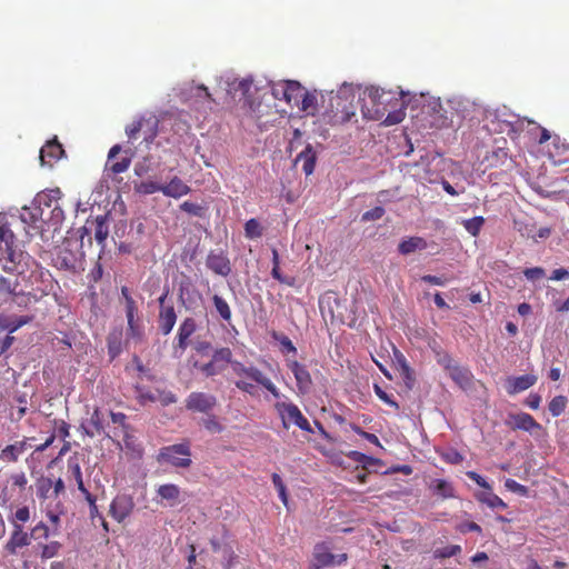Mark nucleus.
I'll return each mask as SVG.
<instances>
[{
	"mask_svg": "<svg viewBox=\"0 0 569 569\" xmlns=\"http://www.w3.org/2000/svg\"><path fill=\"white\" fill-rule=\"evenodd\" d=\"M274 408L281 418L284 429H289L291 425H295L303 431L313 432L310 422L293 402H277Z\"/></svg>",
	"mask_w": 569,
	"mask_h": 569,
	"instance_id": "nucleus-8",
	"label": "nucleus"
},
{
	"mask_svg": "<svg viewBox=\"0 0 569 569\" xmlns=\"http://www.w3.org/2000/svg\"><path fill=\"white\" fill-rule=\"evenodd\" d=\"M283 84L286 89V102L289 104L299 106L302 91L305 90L302 86L295 80H286L283 81Z\"/></svg>",
	"mask_w": 569,
	"mask_h": 569,
	"instance_id": "nucleus-32",
	"label": "nucleus"
},
{
	"mask_svg": "<svg viewBox=\"0 0 569 569\" xmlns=\"http://www.w3.org/2000/svg\"><path fill=\"white\" fill-rule=\"evenodd\" d=\"M64 219V212L61 206L58 203L54 204V207L51 208V216L50 220L52 221V224L59 226Z\"/></svg>",
	"mask_w": 569,
	"mask_h": 569,
	"instance_id": "nucleus-60",
	"label": "nucleus"
},
{
	"mask_svg": "<svg viewBox=\"0 0 569 569\" xmlns=\"http://www.w3.org/2000/svg\"><path fill=\"white\" fill-rule=\"evenodd\" d=\"M157 401H159L162 406H169L171 403L177 402V397L171 391L158 390L157 391Z\"/></svg>",
	"mask_w": 569,
	"mask_h": 569,
	"instance_id": "nucleus-55",
	"label": "nucleus"
},
{
	"mask_svg": "<svg viewBox=\"0 0 569 569\" xmlns=\"http://www.w3.org/2000/svg\"><path fill=\"white\" fill-rule=\"evenodd\" d=\"M229 363H231L234 375L240 378L234 382V385L242 392L250 396H254L257 393L256 386L248 382L244 379L247 378L263 387L274 398L280 397L279 389L260 369L254 366L247 367L240 361H232V351L228 347L217 349L212 355V359L209 362L201 365L199 369L206 377H213L221 373Z\"/></svg>",
	"mask_w": 569,
	"mask_h": 569,
	"instance_id": "nucleus-1",
	"label": "nucleus"
},
{
	"mask_svg": "<svg viewBox=\"0 0 569 569\" xmlns=\"http://www.w3.org/2000/svg\"><path fill=\"white\" fill-rule=\"evenodd\" d=\"M513 229L520 233L521 237L536 240L535 230L536 224L530 220L522 218L513 219Z\"/></svg>",
	"mask_w": 569,
	"mask_h": 569,
	"instance_id": "nucleus-36",
	"label": "nucleus"
},
{
	"mask_svg": "<svg viewBox=\"0 0 569 569\" xmlns=\"http://www.w3.org/2000/svg\"><path fill=\"white\" fill-rule=\"evenodd\" d=\"M537 382V377L533 375H523L519 377H509L507 379V392L509 395H516L522 392Z\"/></svg>",
	"mask_w": 569,
	"mask_h": 569,
	"instance_id": "nucleus-20",
	"label": "nucleus"
},
{
	"mask_svg": "<svg viewBox=\"0 0 569 569\" xmlns=\"http://www.w3.org/2000/svg\"><path fill=\"white\" fill-rule=\"evenodd\" d=\"M390 93L382 92L378 96V100L375 101V104H377L378 109L375 111L373 114L370 113V111H366L362 109V114L365 118L371 119V120H381L383 124L386 126H392L400 123L405 117V106L403 102L396 98L395 104L398 107L395 110L388 111L386 106L391 102V98H389Z\"/></svg>",
	"mask_w": 569,
	"mask_h": 569,
	"instance_id": "nucleus-4",
	"label": "nucleus"
},
{
	"mask_svg": "<svg viewBox=\"0 0 569 569\" xmlns=\"http://www.w3.org/2000/svg\"><path fill=\"white\" fill-rule=\"evenodd\" d=\"M180 209L193 217H203L206 213V208L199 203H194L191 201H184L180 204Z\"/></svg>",
	"mask_w": 569,
	"mask_h": 569,
	"instance_id": "nucleus-46",
	"label": "nucleus"
},
{
	"mask_svg": "<svg viewBox=\"0 0 569 569\" xmlns=\"http://www.w3.org/2000/svg\"><path fill=\"white\" fill-rule=\"evenodd\" d=\"M448 373L450 378L462 389L471 387L473 375L469 369L456 365Z\"/></svg>",
	"mask_w": 569,
	"mask_h": 569,
	"instance_id": "nucleus-26",
	"label": "nucleus"
},
{
	"mask_svg": "<svg viewBox=\"0 0 569 569\" xmlns=\"http://www.w3.org/2000/svg\"><path fill=\"white\" fill-rule=\"evenodd\" d=\"M42 214L40 209L31 204V207L22 208L20 219L28 228L38 229Z\"/></svg>",
	"mask_w": 569,
	"mask_h": 569,
	"instance_id": "nucleus-31",
	"label": "nucleus"
},
{
	"mask_svg": "<svg viewBox=\"0 0 569 569\" xmlns=\"http://www.w3.org/2000/svg\"><path fill=\"white\" fill-rule=\"evenodd\" d=\"M385 214V209L380 206L378 207H375L368 211H366L362 217H361V220L362 221H375V220H379L383 217Z\"/></svg>",
	"mask_w": 569,
	"mask_h": 569,
	"instance_id": "nucleus-54",
	"label": "nucleus"
},
{
	"mask_svg": "<svg viewBox=\"0 0 569 569\" xmlns=\"http://www.w3.org/2000/svg\"><path fill=\"white\" fill-rule=\"evenodd\" d=\"M429 488L432 492L442 499H449L455 497L453 486L445 479H435L431 481Z\"/></svg>",
	"mask_w": 569,
	"mask_h": 569,
	"instance_id": "nucleus-34",
	"label": "nucleus"
},
{
	"mask_svg": "<svg viewBox=\"0 0 569 569\" xmlns=\"http://www.w3.org/2000/svg\"><path fill=\"white\" fill-rule=\"evenodd\" d=\"M158 496L173 507L180 502V488L174 483L161 485L157 489Z\"/></svg>",
	"mask_w": 569,
	"mask_h": 569,
	"instance_id": "nucleus-28",
	"label": "nucleus"
},
{
	"mask_svg": "<svg viewBox=\"0 0 569 569\" xmlns=\"http://www.w3.org/2000/svg\"><path fill=\"white\" fill-rule=\"evenodd\" d=\"M461 552V547L459 545H450L445 548H439L433 551V557L437 559H446L453 556H457Z\"/></svg>",
	"mask_w": 569,
	"mask_h": 569,
	"instance_id": "nucleus-47",
	"label": "nucleus"
},
{
	"mask_svg": "<svg viewBox=\"0 0 569 569\" xmlns=\"http://www.w3.org/2000/svg\"><path fill=\"white\" fill-rule=\"evenodd\" d=\"M121 332H111L108 336V353L111 359H114L121 352Z\"/></svg>",
	"mask_w": 569,
	"mask_h": 569,
	"instance_id": "nucleus-39",
	"label": "nucleus"
},
{
	"mask_svg": "<svg viewBox=\"0 0 569 569\" xmlns=\"http://www.w3.org/2000/svg\"><path fill=\"white\" fill-rule=\"evenodd\" d=\"M567 397L565 396H556L553 397L549 402V411L552 415V417H559L562 415L567 407Z\"/></svg>",
	"mask_w": 569,
	"mask_h": 569,
	"instance_id": "nucleus-43",
	"label": "nucleus"
},
{
	"mask_svg": "<svg viewBox=\"0 0 569 569\" xmlns=\"http://www.w3.org/2000/svg\"><path fill=\"white\" fill-rule=\"evenodd\" d=\"M13 341V336L3 333V330H0V356H2L12 346Z\"/></svg>",
	"mask_w": 569,
	"mask_h": 569,
	"instance_id": "nucleus-62",
	"label": "nucleus"
},
{
	"mask_svg": "<svg viewBox=\"0 0 569 569\" xmlns=\"http://www.w3.org/2000/svg\"><path fill=\"white\" fill-rule=\"evenodd\" d=\"M177 321V313L173 305L162 306L158 316V328L163 336L169 335Z\"/></svg>",
	"mask_w": 569,
	"mask_h": 569,
	"instance_id": "nucleus-19",
	"label": "nucleus"
},
{
	"mask_svg": "<svg viewBox=\"0 0 569 569\" xmlns=\"http://www.w3.org/2000/svg\"><path fill=\"white\" fill-rule=\"evenodd\" d=\"M44 511H46L47 518L50 520V522L54 527V532H57L58 528L60 526V517L64 513L63 503L60 500H58L53 506H52V503H47L44 506Z\"/></svg>",
	"mask_w": 569,
	"mask_h": 569,
	"instance_id": "nucleus-35",
	"label": "nucleus"
},
{
	"mask_svg": "<svg viewBox=\"0 0 569 569\" xmlns=\"http://www.w3.org/2000/svg\"><path fill=\"white\" fill-rule=\"evenodd\" d=\"M19 261L23 263V273H21L22 287L30 290L34 301H39L51 289V274L30 254L23 256Z\"/></svg>",
	"mask_w": 569,
	"mask_h": 569,
	"instance_id": "nucleus-2",
	"label": "nucleus"
},
{
	"mask_svg": "<svg viewBox=\"0 0 569 569\" xmlns=\"http://www.w3.org/2000/svg\"><path fill=\"white\" fill-rule=\"evenodd\" d=\"M163 184L154 181H142L137 187V191L143 194H152L154 192H162Z\"/></svg>",
	"mask_w": 569,
	"mask_h": 569,
	"instance_id": "nucleus-48",
	"label": "nucleus"
},
{
	"mask_svg": "<svg viewBox=\"0 0 569 569\" xmlns=\"http://www.w3.org/2000/svg\"><path fill=\"white\" fill-rule=\"evenodd\" d=\"M546 274L545 269L541 267L527 268L523 270V276L529 281H536L543 278Z\"/></svg>",
	"mask_w": 569,
	"mask_h": 569,
	"instance_id": "nucleus-57",
	"label": "nucleus"
},
{
	"mask_svg": "<svg viewBox=\"0 0 569 569\" xmlns=\"http://www.w3.org/2000/svg\"><path fill=\"white\" fill-rule=\"evenodd\" d=\"M191 191L190 187L184 183L179 177H173L168 184L162 188V193L171 198H180Z\"/></svg>",
	"mask_w": 569,
	"mask_h": 569,
	"instance_id": "nucleus-24",
	"label": "nucleus"
},
{
	"mask_svg": "<svg viewBox=\"0 0 569 569\" xmlns=\"http://www.w3.org/2000/svg\"><path fill=\"white\" fill-rule=\"evenodd\" d=\"M427 247V241L422 237H409L399 243L398 251L403 256H408L416 251L425 250Z\"/></svg>",
	"mask_w": 569,
	"mask_h": 569,
	"instance_id": "nucleus-27",
	"label": "nucleus"
},
{
	"mask_svg": "<svg viewBox=\"0 0 569 569\" xmlns=\"http://www.w3.org/2000/svg\"><path fill=\"white\" fill-rule=\"evenodd\" d=\"M108 234L109 229L106 223V218L102 216L97 217L94 221V239L99 244H103Z\"/></svg>",
	"mask_w": 569,
	"mask_h": 569,
	"instance_id": "nucleus-40",
	"label": "nucleus"
},
{
	"mask_svg": "<svg viewBox=\"0 0 569 569\" xmlns=\"http://www.w3.org/2000/svg\"><path fill=\"white\" fill-rule=\"evenodd\" d=\"M9 300L19 307H28L31 302H36L33 300V295H31L30 290L26 289L24 287H21L20 290Z\"/></svg>",
	"mask_w": 569,
	"mask_h": 569,
	"instance_id": "nucleus-42",
	"label": "nucleus"
},
{
	"mask_svg": "<svg viewBox=\"0 0 569 569\" xmlns=\"http://www.w3.org/2000/svg\"><path fill=\"white\" fill-rule=\"evenodd\" d=\"M33 317L31 316H19L11 318H0L1 330H7L10 336L22 326L31 322Z\"/></svg>",
	"mask_w": 569,
	"mask_h": 569,
	"instance_id": "nucleus-33",
	"label": "nucleus"
},
{
	"mask_svg": "<svg viewBox=\"0 0 569 569\" xmlns=\"http://www.w3.org/2000/svg\"><path fill=\"white\" fill-rule=\"evenodd\" d=\"M509 427L513 430H523L528 432H532L535 430H540L541 425L535 420V418L527 412H519L509 416V421L507 422Z\"/></svg>",
	"mask_w": 569,
	"mask_h": 569,
	"instance_id": "nucleus-17",
	"label": "nucleus"
},
{
	"mask_svg": "<svg viewBox=\"0 0 569 569\" xmlns=\"http://www.w3.org/2000/svg\"><path fill=\"white\" fill-rule=\"evenodd\" d=\"M61 197L62 192L59 188L46 189L37 193L32 201V204L43 212L46 208L51 209L52 207H54V204L59 202Z\"/></svg>",
	"mask_w": 569,
	"mask_h": 569,
	"instance_id": "nucleus-18",
	"label": "nucleus"
},
{
	"mask_svg": "<svg viewBox=\"0 0 569 569\" xmlns=\"http://www.w3.org/2000/svg\"><path fill=\"white\" fill-rule=\"evenodd\" d=\"M207 267L216 274L227 277L231 272L230 260L223 252L211 251L206 259Z\"/></svg>",
	"mask_w": 569,
	"mask_h": 569,
	"instance_id": "nucleus-15",
	"label": "nucleus"
},
{
	"mask_svg": "<svg viewBox=\"0 0 569 569\" xmlns=\"http://www.w3.org/2000/svg\"><path fill=\"white\" fill-rule=\"evenodd\" d=\"M465 229L473 237H477L485 224L483 217H473L471 219L463 220L462 222Z\"/></svg>",
	"mask_w": 569,
	"mask_h": 569,
	"instance_id": "nucleus-45",
	"label": "nucleus"
},
{
	"mask_svg": "<svg viewBox=\"0 0 569 569\" xmlns=\"http://www.w3.org/2000/svg\"><path fill=\"white\" fill-rule=\"evenodd\" d=\"M143 121V119L136 120L126 128V133L129 139L138 138V134L142 129Z\"/></svg>",
	"mask_w": 569,
	"mask_h": 569,
	"instance_id": "nucleus-59",
	"label": "nucleus"
},
{
	"mask_svg": "<svg viewBox=\"0 0 569 569\" xmlns=\"http://www.w3.org/2000/svg\"><path fill=\"white\" fill-rule=\"evenodd\" d=\"M121 298L124 302V311L127 317V336L132 339H141L143 327L138 316V305L130 293L128 287H121Z\"/></svg>",
	"mask_w": 569,
	"mask_h": 569,
	"instance_id": "nucleus-7",
	"label": "nucleus"
},
{
	"mask_svg": "<svg viewBox=\"0 0 569 569\" xmlns=\"http://www.w3.org/2000/svg\"><path fill=\"white\" fill-rule=\"evenodd\" d=\"M244 234L249 239H258L262 236V227L257 219L251 218L244 223Z\"/></svg>",
	"mask_w": 569,
	"mask_h": 569,
	"instance_id": "nucleus-44",
	"label": "nucleus"
},
{
	"mask_svg": "<svg viewBox=\"0 0 569 569\" xmlns=\"http://www.w3.org/2000/svg\"><path fill=\"white\" fill-rule=\"evenodd\" d=\"M16 236L8 224H0V252L6 257V261L16 262L21 260L28 253L14 249Z\"/></svg>",
	"mask_w": 569,
	"mask_h": 569,
	"instance_id": "nucleus-10",
	"label": "nucleus"
},
{
	"mask_svg": "<svg viewBox=\"0 0 569 569\" xmlns=\"http://www.w3.org/2000/svg\"><path fill=\"white\" fill-rule=\"evenodd\" d=\"M317 154L311 144H308L298 156L296 162L302 161V170L310 176L316 166Z\"/></svg>",
	"mask_w": 569,
	"mask_h": 569,
	"instance_id": "nucleus-29",
	"label": "nucleus"
},
{
	"mask_svg": "<svg viewBox=\"0 0 569 569\" xmlns=\"http://www.w3.org/2000/svg\"><path fill=\"white\" fill-rule=\"evenodd\" d=\"M217 398L213 395L200 391L191 392L186 399V408L192 412L209 415L217 407Z\"/></svg>",
	"mask_w": 569,
	"mask_h": 569,
	"instance_id": "nucleus-9",
	"label": "nucleus"
},
{
	"mask_svg": "<svg viewBox=\"0 0 569 569\" xmlns=\"http://www.w3.org/2000/svg\"><path fill=\"white\" fill-rule=\"evenodd\" d=\"M52 485L53 480L46 476H41L36 480V495L41 505L46 506L47 503H49V500L54 499Z\"/></svg>",
	"mask_w": 569,
	"mask_h": 569,
	"instance_id": "nucleus-23",
	"label": "nucleus"
},
{
	"mask_svg": "<svg viewBox=\"0 0 569 569\" xmlns=\"http://www.w3.org/2000/svg\"><path fill=\"white\" fill-rule=\"evenodd\" d=\"M437 362L448 372L457 365L452 357L442 350L436 351Z\"/></svg>",
	"mask_w": 569,
	"mask_h": 569,
	"instance_id": "nucleus-49",
	"label": "nucleus"
},
{
	"mask_svg": "<svg viewBox=\"0 0 569 569\" xmlns=\"http://www.w3.org/2000/svg\"><path fill=\"white\" fill-rule=\"evenodd\" d=\"M287 367L293 373L298 392L300 395H307L312 388V378L306 365L298 362L297 360H287Z\"/></svg>",
	"mask_w": 569,
	"mask_h": 569,
	"instance_id": "nucleus-12",
	"label": "nucleus"
},
{
	"mask_svg": "<svg viewBox=\"0 0 569 569\" xmlns=\"http://www.w3.org/2000/svg\"><path fill=\"white\" fill-rule=\"evenodd\" d=\"M274 338L279 341L282 350H284L287 352H292V353L297 352V348L295 347L292 341L287 336L280 335V336H274Z\"/></svg>",
	"mask_w": 569,
	"mask_h": 569,
	"instance_id": "nucleus-64",
	"label": "nucleus"
},
{
	"mask_svg": "<svg viewBox=\"0 0 569 569\" xmlns=\"http://www.w3.org/2000/svg\"><path fill=\"white\" fill-rule=\"evenodd\" d=\"M110 418L113 425H117L124 433H127L129 427L127 425V416L123 412L110 411Z\"/></svg>",
	"mask_w": 569,
	"mask_h": 569,
	"instance_id": "nucleus-56",
	"label": "nucleus"
},
{
	"mask_svg": "<svg viewBox=\"0 0 569 569\" xmlns=\"http://www.w3.org/2000/svg\"><path fill=\"white\" fill-rule=\"evenodd\" d=\"M61 548V543L58 541H51L48 545H44L41 550L42 559H50L58 555Z\"/></svg>",
	"mask_w": 569,
	"mask_h": 569,
	"instance_id": "nucleus-52",
	"label": "nucleus"
},
{
	"mask_svg": "<svg viewBox=\"0 0 569 569\" xmlns=\"http://www.w3.org/2000/svg\"><path fill=\"white\" fill-rule=\"evenodd\" d=\"M121 151V147L119 144L113 146L108 154V160L110 162V170L113 173H122L127 171L131 163V158L128 156L121 157L117 161H112L113 158L117 157V154Z\"/></svg>",
	"mask_w": 569,
	"mask_h": 569,
	"instance_id": "nucleus-25",
	"label": "nucleus"
},
{
	"mask_svg": "<svg viewBox=\"0 0 569 569\" xmlns=\"http://www.w3.org/2000/svg\"><path fill=\"white\" fill-rule=\"evenodd\" d=\"M505 487L512 491V492H516L520 496H527L528 493V488L519 482H517L516 480L513 479H507L506 482H505Z\"/></svg>",
	"mask_w": 569,
	"mask_h": 569,
	"instance_id": "nucleus-58",
	"label": "nucleus"
},
{
	"mask_svg": "<svg viewBox=\"0 0 569 569\" xmlns=\"http://www.w3.org/2000/svg\"><path fill=\"white\" fill-rule=\"evenodd\" d=\"M313 557L319 567L341 565L347 560L346 553L333 555L323 543L316 546Z\"/></svg>",
	"mask_w": 569,
	"mask_h": 569,
	"instance_id": "nucleus-14",
	"label": "nucleus"
},
{
	"mask_svg": "<svg viewBox=\"0 0 569 569\" xmlns=\"http://www.w3.org/2000/svg\"><path fill=\"white\" fill-rule=\"evenodd\" d=\"M375 392H376L377 397L385 403H387L396 409L399 408L398 403L395 400H392L391 397L385 390H382V388L380 386L375 385Z\"/></svg>",
	"mask_w": 569,
	"mask_h": 569,
	"instance_id": "nucleus-61",
	"label": "nucleus"
},
{
	"mask_svg": "<svg viewBox=\"0 0 569 569\" xmlns=\"http://www.w3.org/2000/svg\"><path fill=\"white\" fill-rule=\"evenodd\" d=\"M134 506L133 498L130 495L119 493L110 503L109 515L120 523L132 513Z\"/></svg>",
	"mask_w": 569,
	"mask_h": 569,
	"instance_id": "nucleus-11",
	"label": "nucleus"
},
{
	"mask_svg": "<svg viewBox=\"0 0 569 569\" xmlns=\"http://www.w3.org/2000/svg\"><path fill=\"white\" fill-rule=\"evenodd\" d=\"M23 263L20 261H6L2 267L4 274H0V298L8 301L22 287L21 273Z\"/></svg>",
	"mask_w": 569,
	"mask_h": 569,
	"instance_id": "nucleus-5",
	"label": "nucleus"
},
{
	"mask_svg": "<svg viewBox=\"0 0 569 569\" xmlns=\"http://www.w3.org/2000/svg\"><path fill=\"white\" fill-rule=\"evenodd\" d=\"M212 302L220 318L223 321L230 322L232 312L229 303L219 295H213Z\"/></svg>",
	"mask_w": 569,
	"mask_h": 569,
	"instance_id": "nucleus-38",
	"label": "nucleus"
},
{
	"mask_svg": "<svg viewBox=\"0 0 569 569\" xmlns=\"http://www.w3.org/2000/svg\"><path fill=\"white\" fill-rule=\"evenodd\" d=\"M64 150L57 138L48 141L40 149V161L42 166L52 167L54 162L62 158Z\"/></svg>",
	"mask_w": 569,
	"mask_h": 569,
	"instance_id": "nucleus-13",
	"label": "nucleus"
},
{
	"mask_svg": "<svg viewBox=\"0 0 569 569\" xmlns=\"http://www.w3.org/2000/svg\"><path fill=\"white\" fill-rule=\"evenodd\" d=\"M81 429L83 433L90 438H93L104 432L103 415L101 413L99 408H94L88 420V425L82 423Z\"/></svg>",
	"mask_w": 569,
	"mask_h": 569,
	"instance_id": "nucleus-21",
	"label": "nucleus"
},
{
	"mask_svg": "<svg viewBox=\"0 0 569 569\" xmlns=\"http://www.w3.org/2000/svg\"><path fill=\"white\" fill-rule=\"evenodd\" d=\"M158 462H166L177 468H189L192 463L188 442L162 447L157 457Z\"/></svg>",
	"mask_w": 569,
	"mask_h": 569,
	"instance_id": "nucleus-6",
	"label": "nucleus"
},
{
	"mask_svg": "<svg viewBox=\"0 0 569 569\" xmlns=\"http://www.w3.org/2000/svg\"><path fill=\"white\" fill-rule=\"evenodd\" d=\"M83 252L80 251L77 241L66 240L57 247L52 253V264L59 270L71 273L82 269Z\"/></svg>",
	"mask_w": 569,
	"mask_h": 569,
	"instance_id": "nucleus-3",
	"label": "nucleus"
},
{
	"mask_svg": "<svg viewBox=\"0 0 569 569\" xmlns=\"http://www.w3.org/2000/svg\"><path fill=\"white\" fill-rule=\"evenodd\" d=\"M29 545V537L28 533H26L21 526L16 525L14 530L7 542L6 549L10 553H14L17 548H22L24 546Z\"/></svg>",
	"mask_w": 569,
	"mask_h": 569,
	"instance_id": "nucleus-30",
	"label": "nucleus"
},
{
	"mask_svg": "<svg viewBox=\"0 0 569 569\" xmlns=\"http://www.w3.org/2000/svg\"><path fill=\"white\" fill-rule=\"evenodd\" d=\"M222 552H223V568L230 569L236 563L237 555L233 551L232 547L227 543H224Z\"/></svg>",
	"mask_w": 569,
	"mask_h": 569,
	"instance_id": "nucleus-51",
	"label": "nucleus"
},
{
	"mask_svg": "<svg viewBox=\"0 0 569 569\" xmlns=\"http://www.w3.org/2000/svg\"><path fill=\"white\" fill-rule=\"evenodd\" d=\"M479 500L483 503H486L490 508H501L506 509L507 503L497 495L490 493L488 497L479 498Z\"/></svg>",
	"mask_w": 569,
	"mask_h": 569,
	"instance_id": "nucleus-53",
	"label": "nucleus"
},
{
	"mask_svg": "<svg viewBox=\"0 0 569 569\" xmlns=\"http://www.w3.org/2000/svg\"><path fill=\"white\" fill-rule=\"evenodd\" d=\"M54 427L61 439L66 440L70 436V425L64 420H53Z\"/></svg>",
	"mask_w": 569,
	"mask_h": 569,
	"instance_id": "nucleus-63",
	"label": "nucleus"
},
{
	"mask_svg": "<svg viewBox=\"0 0 569 569\" xmlns=\"http://www.w3.org/2000/svg\"><path fill=\"white\" fill-rule=\"evenodd\" d=\"M316 103H317V98L313 93H310L306 90L302 91V97L300 98V101H299V108L307 112V113H310V114H313L315 113V110H316Z\"/></svg>",
	"mask_w": 569,
	"mask_h": 569,
	"instance_id": "nucleus-41",
	"label": "nucleus"
},
{
	"mask_svg": "<svg viewBox=\"0 0 569 569\" xmlns=\"http://www.w3.org/2000/svg\"><path fill=\"white\" fill-rule=\"evenodd\" d=\"M197 323L193 318H186L179 326L178 329V343L177 347L184 351L189 346V338L196 332Z\"/></svg>",
	"mask_w": 569,
	"mask_h": 569,
	"instance_id": "nucleus-22",
	"label": "nucleus"
},
{
	"mask_svg": "<svg viewBox=\"0 0 569 569\" xmlns=\"http://www.w3.org/2000/svg\"><path fill=\"white\" fill-rule=\"evenodd\" d=\"M137 392V400L140 405H146L148 402H156L157 401V395L151 392L150 390H146L139 386L136 387Z\"/></svg>",
	"mask_w": 569,
	"mask_h": 569,
	"instance_id": "nucleus-50",
	"label": "nucleus"
},
{
	"mask_svg": "<svg viewBox=\"0 0 569 569\" xmlns=\"http://www.w3.org/2000/svg\"><path fill=\"white\" fill-rule=\"evenodd\" d=\"M34 439V437H24L22 440L6 446L0 452V459L7 462H17L19 457L30 447L29 441H33Z\"/></svg>",
	"mask_w": 569,
	"mask_h": 569,
	"instance_id": "nucleus-16",
	"label": "nucleus"
},
{
	"mask_svg": "<svg viewBox=\"0 0 569 569\" xmlns=\"http://www.w3.org/2000/svg\"><path fill=\"white\" fill-rule=\"evenodd\" d=\"M68 472L70 473L69 478L74 480L79 491H86L81 467L77 459H68Z\"/></svg>",
	"mask_w": 569,
	"mask_h": 569,
	"instance_id": "nucleus-37",
	"label": "nucleus"
}]
</instances>
